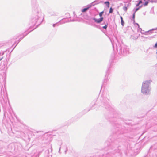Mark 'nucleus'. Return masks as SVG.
<instances>
[{
	"mask_svg": "<svg viewBox=\"0 0 157 157\" xmlns=\"http://www.w3.org/2000/svg\"><path fill=\"white\" fill-rule=\"evenodd\" d=\"M104 13V11L100 12L99 14V16L100 17H102V16L103 14Z\"/></svg>",
	"mask_w": 157,
	"mask_h": 157,
	"instance_id": "393cba45",
	"label": "nucleus"
},
{
	"mask_svg": "<svg viewBox=\"0 0 157 157\" xmlns=\"http://www.w3.org/2000/svg\"><path fill=\"white\" fill-rule=\"evenodd\" d=\"M96 27L97 28L101 30V27L99 25H96Z\"/></svg>",
	"mask_w": 157,
	"mask_h": 157,
	"instance_id": "bb28decb",
	"label": "nucleus"
},
{
	"mask_svg": "<svg viewBox=\"0 0 157 157\" xmlns=\"http://www.w3.org/2000/svg\"><path fill=\"white\" fill-rule=\"evenodd\" d=\"M109 121L112 122L114 126V129L115 130H113V132L115 133L114 136L119 134L122 135L126 132V131L124 129L125 127H123L121 125L118 123L116 119H111Z\"/></svg>",
	"mask_w": 157,
	"mask_h": 157,
	"instance_id": "20e7f679",
	"label": "nucleus"
},
{
	"mask_svg": "<svg viewBox=\"0 0 157 157\" xmlns=\"http://www.w3.org/2000/svg\"><path fill=\"white\" fill-rule=\"evenodd\" d=\"M91 19L94 20V21L97 24H99L103 20V17H101L99 19H96L95 17L92 18Z\"/></svg>",
	"mask_w": 157,
	"mask_h": 157,
	"instance_id": "1a4fd4ad",
	"label": "nucleus"
},
{
	"mask_svg": "<svg viewBox=\"0 0 157 157\" xmlns=\"http://www.w3.org/2000/svg\"><path fill=\"white\" fill-rule=\"evenodd\" d=\"M68 150V149L67 148H66L65 151H64L65 154H66L67 153V151Z\"/></svg>",
	"mask_w": 157,
	"mask_h": 157,
	"instance_id": "c85d7f7f",
	"label": "nucleus"
},
{
	"mask_svg": "<svg viewBox=\"0 0 157 157\" xmlns=\"http://www.w3.org/2000/svg\"><path fill=\"white\" fill-rule=\"evenodd\" d=\"M140 4L138 2V3L136 4V6L138 7H139Z\"/></svg>",
	"mask_w": 157,
	"mask_h": 157,
	"instance_id": "2f4dec72",
	"label": "nucleus"
},
{
	"mask_svg": "<svg viewBox=\"0 0 157 157\" xmlns=\"http://www.w3.org/2000/svg\"><path fill=\"white\" fill-rule=\"evenodd\" d=\"M120 19H121V25L122 26H124V21L123 20V17L121 16H120Z\"/></svg>",
	"mask_w": 157,
	"mask_h": 157,
	"instance_id": "6ab92c4d",
	"label": "nucleus"
},
{
	"mask_svg": "<svg viewBox=\"0 0 157 157\" xmlns=\"http://www.w3.org/2000/svg\"><path fill=\"white\" fill-rule=\"evenodd\" d=\"M102 99L98 102V100H94L91 103L92 105V107L88 109L87 111L90 110L95 109H106L109 111L110 113L113 114L114 109L110 105L109 101V93L108 92H104L102 95Z\"/></svg>",
	"mask_w": 157,
	"mask_h": 157,
	"instance_id": "f03ea898",
	"label": "nucleus"
},
{
	"mask_svg": "<svg viewBox=\"0 0 157 157\" xmlns=\"http://www.w3.org/2000/svg\"><path fill=\"white\" fill-rule=\"evenodd\" d=\"M60 25V23L59 22V21L58 22H57L55 24H53L52 26L53 27H55L56 26H58Z\"/></svg>",
	"mask_w": 157,
	"mask_h": 157,
	"instance_id": "4be33fe9",
	"label": "nucleus"
},
{
	"mask_svg": "<svg viewBox=\"0 0 157 157\" xmlns=\"http://www.w3.org/2000/svg\"><path fill=\"white\" fill-rule=\"evenodd\" d=\"M137 35L138 36H140V34H139L138 35Z\"/></svg>",
	"mask_w": 157,
	"mask_h": 157,
	"instance_id": "e433bc0d",
	"label": "nucleus"
},
{
	"mask_svg": "<svg viewBox=\"0 0 157 157\" xmlns=\"http://www.w3.org/2000/svg\"><path fill=\"white\" fill-rule=\"evenodd\" d=\"M45 154L47 155L46 157H52V155L50 154L49 149L46 150L45 151Z\"/></svg>",
	"mask_w": 157,
	"mask_h": 157,
	"instance_id": "dca6fc26",
	"label": "nucleus"
},
{
	"mask_svg": "<svg viewBox=\"0 0 157 157\" xmlns=\"http://www.w3.org/2000/svg\"><path fill=\"white\" fill-rule=\"evenodd\" d=\"M8 50H6L5 51H1L0 52V61L1 60L5 58L6 60L8 59H9V58L7 57V54Z\"/></svg>",
	"mask_w": 157,
	"mask_h": 157,
	"instance_id": "0eeeda50",
	"label": "nucleus"
},
{
	"mask_svg": "<svg viewBox=\"0 0 157 157\" xmlns=\"http://www.w3.org/2000/svg\"><path fill=\"white\" fill-rule=\"evenodd\" d=\"M154 48H157V43H156L155 44L154 46Z\"/></svg>",
	"mask_w": 157,
	"mask_h": 157,
	"instance_id": "7c9ffc66",
	"label": "nucleus"
},
{
	"mask_svg": "<svg viewBox=\"0 0 157 157\" xmlns=\"http://www.w3.org/2000/svg\"><path fill=\"white\" fill-rule=\"evenodd\" d=\"M139 37V36H138L137 35H131V38L132 39L134 40H135L137 39Z\"/></svg>",
	"mask_w": 157,
	"mask_h": 157,
	"instance_id": "2eb2a0df",
	"label": "nucleus"
},
{
	"mask_svg": "<svg viewBox=\"0 0 157 157\" xmlns=\"http://www.w3.org/2000/svg\"><path fill=\"white\" fill-rule=\"evenodd\" d=\"M112 44L113 48V50L114 51H115V45H114V44H113V43H112Z\"/></svg>",
	"mask_w": 157,
	"mask_h": 157,
	"instance_id": "cd10ccee",
	"label": "nucleus"
},
{
	"mask_svg": "<svg viewBox=\"0 0 157 157\" xmlns=\"http://www.w3.org/2000/svg\"><path fill=\"white\" fill-rule=\"evenodd\" d=\"M136 25L138 26V32H140V33L142 31V29L140 28V26L138 23H136Z\"/></svg>",
	"mask_w": 157,
	"mask_h": 157,
	"instance_id": "aec40b11",
	"label": "nucleus"
},
{
	"mask_svg": "<svg viewBox=\"0 0 157 157\" xmlns=\"http://www.w3.org/2000/svg\"><path fill=\"white\" fill-rule=\"evenodd\" d=\"M104 4L106 5L108 8L109 7L110 2H109L107 1L104 2Z\"/></svg>",
	"mask_w": 157,
	"mask_h": 157,
	"instance_id": "412c9836",
	"label": "nucleus"
},
{
	"mask_svg": "<svg viewBox=\"0 0 157 157\" xmlns=\"http://www.w3.org/2000/svg\"><path fill=\"white\" fill-rule=\"evenodd\" d=\"M141 37V39H143V38H144L145 39H146V38H147V37H144L143 36H140Z\"/></svg>",
	"mask_w": 157,
	"mask_h": 157,
	"instance_id": "c756f323",
	"label": "nucleus"
},
{
	"mask_svg": "<svg viewBox=\"0 0 157 157\" xmlns=\"http://www.w3.org/2000/svg\"><path fill=\"white\" fill-rule=\"evenodd\" d=\"M100 0H96L92 3H91L90 5H92V6H94L96 4H98L101 2V1H100Z\"/></svg>",
	"mask_w": 157,
	"mask_h": 157,
	"instance_id": "4468645a",
	"label": "nucleus"
},
{
	"mask_svg": "<svg viewBox=\"0 0 157 157\" xmlns=\"http://www.w3.org/2000/svg\"><path fill=\"white\" fill-rule=\"evenodd\" d=\"M109 67L108 70L106 72V74L105 75V77L104 80V84H105V83H107L109 81L110 77H109V75L110 74V68L111 67V63H109Z\"/></svg>",
	"mask_w": 157,
	"mask_h": 157,
	"instance_id": "423d86ee",
	"label": "nucleus"
},
{
	"mask_svg": "<svg viewBox=\"0 0 157 157\" xmlns=\"http://www.w3.org/2000/svg\"><path fill=\"white\" fill-rule=\"evenodd\" d=\"M104 24H105V25L101 27V29L102 28L105 29H106L108 27V23H107V22H106V23L104 22Z\"/></svg>",
	"mask_w": 157,
	"mask_h": 157,
	"instance_id": "f3484780",
	"label": "nucleus"
},
{
	"mask_svg": "<svg viewBox=\"0 0 157 157\" xmlns=\"http://www.w3.org/2000/svg\"><path fill=\"white\" fill-rule=\"evenodd\" d=\"M157 27L155 29H152V30H157Z\"/></svg>",
	"mask_w": 157,
	"mask_h": 157,
	"instance_id": "72a5a7b5",
	"label": "nucleus"
},
{
	"mask_svg": "<svg viewBox=\"0 0 157 157\" xmlns=\"http://www.w3.org/2000/svg\"><path fill=\"white\" fill-rule=\"evenodd\" d=\"M60 148H61V147H60V148H59V152L60 151Z\"/></svg>",
	"mask_w": 157,
	"mask_h": 157,
	"instance_id": "c9c22d12",
	"label": "nucleus"
},
{
	"mask_svg": "<svg viewBox=\"0 0 157 157\" xmlns=\"http://www.w3.org/2000/svg\"><path fill=\"white\" fill-rule=\"evenodd\" d=\"M151 80L144 81L142 83L141 87V92L143 94L147 95L150 94L151 87L150 86Z\"/></svg>",
	"mask_w": 157,
	"mask_h": 157,
	"instance_id": "39448f33",
	"label": "nucleus"
},
{
	"mask_svg": "<svg viewBox=\"0 0 157 157\" xmlns=\"http://www.w3.org/2000/svg\"><path fill=\"white\" fill-rule=\"evenodd\" d=\"M113 9L112 7H110L109 9V14L112 13H113Z\"/></svg>",
	"mask_w": 157,
	"mask_h": 157,
	"instance_id": "b1692460",
	"label": "nucleus"
},
{
	"mask_svg": "<svg viewBox=\"0 0 157 157\" xmlns=\"http://www.w3.org/2000/svg\"><path fill=\"white\" fill-rule=\"evenodd\" d=\"M143 6L142 5H141L140 6H139V7H137L136 8H135L133 10V11H134V13L133 14H134V15L135 16V13L136 11H137L140 8L142 7Z\"/></svg>",
	"mask_w": 157,
	"mask_h": 157,
	"instance_id": "ddd939ff",
	"label": "nucleus"
},
{
	"mask_svg": "<svg viewBox=\"0 0 157 157\" xmlns=\"http://www.w3.org/2000/svg\"><path fill=\"white\" fill-rule=\"evenodd\" d=\"M130 5L131 4L130 3L125 4L124 5V6L123 7V10H124V11L126 12L127 11L128 9V7L130 6Z\"/></svg>",
	"mask_w": 157,
	"mask_h": 157,
	"instance_id": "f8f14e48",
	"label": "nucleus"
},
{
	"mask_svg": "<svg viewBox=\"0 0 157 157\" xmlns=\"http://www.w3.org/2000/svg\"><path fill=\"white\" fill-rule=\"evenodd\" d=\"M66 17H67H67H68V19H69V18L71 17H69L70 15H69V13H66Z\"/></svg>",
	"mask_w": 157,
	"mask_h": 157,
	"instance_id": "a878e982",
	"label": "nucleus"
},
{
	"mask_svg": "<svg viewBox=\"0 0 157 157\" xmlns=\"http://www.w3.org/2000/svg\"><path fill=\"white\" fill-rule=\"evenodd\" d=\"M52 15H53V16H56L57 15V13H54L53 14H52Z\"/></svg>",
	"mask_w": 157,
	"mask_h": 157,
	"instance_id": "473e14b6",
	"label": "nucleus"
},
{
	"mask_svg": "<svg viewBox=\"0 0 157 157\" xmlns=\"http://www.w3.org/2000/svg\"><path fill=\"white\" fill-rule=\"evenodd\" d=\"M154 3H157V1L154 0Z\"/></svg>",
	"mask_w": 157,
	"mask_h": 157,
	"instance_id": "f704fd0d",
	"label": "nucleus"
},
{
	"mask_svg": "<svg viewBox=\"0 0 157 157\" xmlns=\"http://www.w3.org/2000/svg\"><path fill=\"white\" fill-rule=\"evenodd\" d=\"M51 151H52V147H51Z\"/></svg>",
	"mask_w": 157,
	"mask_h": 157,
	"instance_id": "4c0bfd02",
	"label": "nucleus"
},
{
	"mask_svg": "<svg viewBox=\"0 0 157 157\" xmlns=\"http://www.w3.org/2000/svg\"><path fill=\"white\" fill-rule=\"evenodd\" d=\"M135 16L134 15V14H132V18H131V19L132 21H133V23L134 24H136V23L135 22Z\"/></svg>",
	"mask_w": 157,
	"mask_h": 157,
	"instance_id": "a211bd4d",
	"label": "nucleus"
},
{
	"mask_svg": "<svg viewBox=\"0 0 157 157\" xmlns=\"http://www.w3.org/2000/svg\"><path fill=\"white\" fill-rule=\"evenodd\" d=\"M75 21L74 19L72 20L70 19V20H69V19H68V18L67 17V18H64L62 19L59 21V22L60 23V24L61 25L69 22H73Z\"/></svg>",
	"mask_w": 157,
	"mask_h": 157,
	"instance_id": "6e6552de",
	"label": "nucleus"
},
{
	"mask_svg": "<svg viewBox=\"0 0 157 157\" xmlns=\"http://www.w3.org/2000/svg\"><path fill=\"white\" fill-rule=\"evenodd\" d=\"M152 30L151 29L150 30L148 31L144 32V30H142V31L141 32V33L142 34L147 35L151 34L152 33Z\"/></svg>",
	"mask_w": 157,
	"mask_h": 157,
	"instance_id": "9b49d317",
	"label": "nucleus"
},
{
	"mask_svg": "<svg viewBox=\"0 0 157 157\" xmlns=\"http://www.w3.org/2000/svg\"><path fill=\"white\" fill-rule=\"evenodd\" d=\"M33 9V14L32 15L31 19L29 23L30 27L29 29L33 28L36 24H37L36 27L33 29L29 31L28 33L25 32L22 34V37H20L18 40L16 45L12 51L15 48L18 44L25 36L27 35L30 32L34 30L41 23L44 19V15L42 14L41 10L39 7L38 4L36 3V0H31Z\"/></svg>",
	"mask_w": 157,
	"mask_h": 157,
	"instance_id": "f257e3e1",
	"label": "nucleus"
},
{
	"mask_svg": "<svg viewBox=\"0 0 157 157\" xmlns=\"http://www.w3.org/2000/svg\"><path fill=\"white\" fill-rule=\"evenodd\" d=\"M145 2L143 3L142 5L143 6L144 5V6H147L148 5V3H149V1L147 0V1H145Z\"/></svg>",
	"mask_w": 157,
	"mask_h": 157,
	"instance_id": "5701e85b",
	"label": "nucleus"
},
{
	"mask_svg": "<svg viewBox=\"0 0 157 157\" xmlns=\"http://www.w3.org/2000/svg\"><path fill=\"white\" fill-rule=\"evenodd\" d=\"M92 6V5H88L87 6L86 8H85L81 10V11L82 13H84L86 12Z\"/></svg>",
	"mask_w": 157,
	"mask_h": 157,
	"instance_id": "9d476101",
	"label": "nucleus"
},
{
	"mask_svg": "<svg viewBox=\"0 0 157 157\" xmlns=\"http://www.w3.org/2000/svg\"><path fill=\"white\" fill-rule=\"evenodd\" d=\"M117 51L116 53L121 56H125L130 53L128 47L124 45L122 42L121 44L117 41V44L115 45Z\"/></svg>",
	"mask_w": 157,
	"mask_h": 157,
	"instance_id": "7ed1b4c3",
	"label": "nucleus"
}]
</instances>
